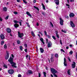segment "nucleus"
I'll return each instance as SVG.
<instances>
[{
	"label": "nucleus",
	"mask_w": 77,
	"mask_h": 77,
	"mask_svg": "<svg viewBox=\"0 0 77 77\" xmlns=\"http://www.w3.org/2000/svg\"><path fill=\"white\" fill-rule=\"evenodd\" d=\"M8 61L10 62V63L11 65V66L13 68H17V67L16 66V63H14V58H13L12 57H10L8 59Z\"/></svg>",
	"instance_id": "nucleus-1"
},
{
	"label": "nucleus",
	"mask_w": 77,
	"mask_h": 77,
	"mask_svg": "<svg viewBox=\"0 0 77 77\" xmlns=\"http://www.w3.org/2000/svg\"><path fill=\"white\" fill-rule=\"evenodd\" d=\"M51 72L52 74H56V73H57V71L55 69H54L53 68H51Z\"/></svg>",
	"instance_id": "nucleus-2"
},
{
	"label": "nucleus",
	"mask_w": 77,
	"mask_h": 77,
	"mask_svg": "<svg viewBox=\"0 0 77 77\" xmlns=\"http://www.w3.org/2000/svg\"><path fill=\"white\" fill-rule=\"evenodd\" d=\"M18 35L19 38H21L22 37H23V36H24V34H23V33H20V32L19 31L18 32Z\"/></svg>",
	"instance_id": "nucleus-3"
},
{
	"label": "nucleus",
	"mask_w": 77,
	"mask_h": 77,
	"mask_svg": "<svg viewBox=\"0 0 77 77\" xmlns=\"http://www.w3.org/2000/svg\"><path fill=\"white\" fill-rule=\"evenodd\" d=\"M6 56H5V59L6 60H8L9 57V52L8 51H6Z\"/></svg>",
	"instance_id": "nucleus-4"
},
{
	"label": "nucleus",
	"mask_w": 77,
	"mask_h": 77,
	"mask_svg": "<svg viewBox=\"0 0 77 77\" xmlns=\"http://www.w3.org/2000/svg\"><path fill=\"white\" fill-rule=\"evenodd\" d=\"M8 72L10 74H13L14 73V71L13 69H10L8 70Z\"/></svg>",
	"instance_id": "nucleus-5"
},
{
	"label": "nucleus",
	"mask_w": 77,
	"mask_h": 77,
	"mask_svg": "<svg viewBox=\"0 0 77 77\" xmlns=\"http://www.w3.org/2000/svg\"><path fill=\"white\" fill-rule=\"evenodd\" d=\"M33 74V72L31 70H28L27 72H26V74L28 75H29V74Z\"/></svg>",
	"instance_id": "nucleus-6"
},
{
	"label": "nucleus",
	"mask_w": 77,
	"mask_h": 77,
	"mask_svg": "<svg viewBox=\"0 0 77 77\" xmlns=\"http://www.w3.org/2000/svg\"><path fill=\"white\" fill-rule=\"evenodd\" d=\"M52 45V43H51V42H49L48 43V48H50V47H51Z\"/></svg>",
	"instance_id": "nucleus-7"
},
{
	"label": "nucleus",
	"mask_w": 77,
	"mask_h": 77,
	"mask_svg": "<svg viewBox=\"0 0 77 77\" xmlns=\"http://www.w3.org/2000/svg\"><path fill=\"white\" fill-rule=\"evenodd\" d=\"M60 23L61 24V25H62V26H63V20L61 19V18H60Z\"/></svg>",
	"instance_id": "nucleus-8"
},
{
	"label": "nucleus",
	"mask_w": 77,
	"mask_h": 77,
	"mask_svg": "<svg viewBox=\"0 0 77 77\" xmlns=\"http://www.w3.org/2000/svg\"><path fill=\"white\" fill-rule=\"evenodd\" d=\"M70 24L71 27H75V24H74V23H73V22L71 21L70 23Z\"/></svg>",
	"instance_id": "nucleus-9"
},
{
	"label": "nucleus",
	"mask_w": 77,
	"mask_h": 77,
	"mask_svg": "<svg viewBox=\"0 0 77 77\" xmlns=\"http://www.w3.org/2000/svg\"><path fill=\"white\" fill-rule=\"evenodd\" d=\"M69 16L70 18L74 17L75 16V14L73 13H70L69 14Z\"/></svg>",
	"instance_id": "nucleus-10"
},
{
	"label": "nucleus",
	"mask_w": 77,
	"mask_h": 77,
	"mask_svg": "<svg viewBox=\"0 0 77 77\" xmlns=\"http://www.w3.org/2000/svg\"><path fill=\"white\" fill-rule=\"evenodd\" d=\"M7 32L8 33H11V29L9 28H8L7 29Z\"/></svg>",
	"instance_id": "nucleus-11"
},
{
	"label": "nucleus",
	"mask_w": 77,
	"mask_h": 77,
	"mask_svg": "<svg viewBox=\"0 0 77 77\" xmlns=\"http://www.w3.org/2000/svg\"><path fill=\"white\" fill-rule=\"evenodd\" d=\"M54 2H55V4L58 5H59V0H54Z\"/></svg>",
	"instance_id": "nucleus-12"
},
{
	"label": "nucleus",
	"mask_w": 77,
	"mask_h": 77,
	"mask_svg": "<svg viewBox=\"0 0 77 77\" xmlns=\"http://www.w3.org/2000/svg\"><path fill=\"white\" fill-rule=\"evenodd\" d=\"M73 64H72V68H74L75 67V62L74 61L73 62Z\"/></svg>",
	"instance_id": "nucleus-13"
},
{
	"label": "nucleus",
	"mask_w": 77,
	"mask_h": 77,
	"mask_svg": "<svg viewBox=\"0 0 77 77\" xmlns=\"http://www.w3.org/2000/svg\"><path fill=\"white\" fill-rule=\"evenodd\" d=\"M1 40H3L5 39V35L3 34H1L0 35Z\"/></svg>",
	"instance_id": "nucleus-14"
},
{
	"label": "nucleus",
	"mask_w": 77,
	"mask_h": 77,
	"mask_svg": "<svg viewBox=\"0 0 77 77\" xmlns=\"http://www.w3.org/2000/svg\"><path fill=\"white\" fill-rule=\"evenodd\" d=\"M63 63L65 66H67V63H66V58H64V62Z\"/></svg>",
	"instance_id": "nucleus-15"
},
{
	"label": "nucleus",
	"mask_w": 77,
	"mask_h": 77,
	"mask_svg": "<svg viewBox=\"0 0 77 77\" xmlns=\"http://www.w3.org/2000/svg\"><path fill=\"white\" fill-rule=\"evenodd\" d=\"M14 26L15 28H18L19 27V25L17 23H15L14 25Z\"/></svg>",
	"instance_id": "nucleus-16"
},
{
	"label": "nucleus",
	"mask_w": 77,
	"mask_h": 77,
	"mask_svg": "<svg viewBox=\"0 0 77 77\" xmlns=\"http://www.w3.org/2000/svg\"><path fill=\"white\" fill-rule=\"evenodd\" d=\"M26 14L30 17H32V15L30 14V13L29 11H27L26 13Z\"/></svg>",
	"instance_id": "nucleus-17"
},
{
	"label": "nucleus",
	"mask_w": 77,
	"mask_h": 77,
	"mask_svg": "<svg viewBox=\"0 0 77 77\" xmlns=\"http://www.w3.org/2000/svg\"><path fill=\"white\" fill-rule=\"evenodd\" d=\"M40 52L41 53H43L44 51V50L43 49V48H41L40 49Z\"/></svg>",
	"instance_id": "nucleus-18"
},
{
	"label": "nucleus",
	"mask_w": 77,
	"mask_h": 77,
	"mask_svg": "<svg viewBox=\"0 0 77 77\" xmlns=\"http://www.w3.org/2000/svg\"><path fill=\"white\" fill-rule=\"evenodd\" d=\"M57 33H58V32H57V31H56V34L57 37L58 38H59V36Z\"/></svg>",
	"instance_id": "nucleus-19"
},
{
	"label": "nucleus",
	"mask_w": 77,
	"mask_h": 77,
	"mask_svg": "<svg viewBox=\"0 0 77 77\" xmlns=\"http://www.w3.org/2000/svg\"><path fill=\"white\" fill-rule=\"evenodd\" d=\"M42 5L43 10H45V7L44 6V4L42 3Z\"/></svg>",
	"instance_id": "nucleus-20"
},
{
	"label": "nucleus",
	"mask_w": 77,
	"mask_h": 77,
	"mask_svg": "<svg viewBox=\"0 0 77 77\" xmlns=\"http://www.w3.org/2000/svg\"><path fill=\"white\" fill-rule=\"evenodd\" d=\"M55 57L56 58H58V57H59V55H58V54L57 53L55 54Z\"/></svg>",
	"instance_id": "nucleus-21"
},
{
	"label": "nucleus",
	"mask_w": 77,
	"mask_h": 77,
	"mask_svg": "<svg viewBox=\"0 0 77 77\" xmlns=\"http://www.w3.org/2000/svg\"><path fill=\"white\" fill-rule=\"evenodd\" d=\"M31 33L33 37H35V34L33 33V32L31 31Z\"/></svg>",
	"instance_id": "nucleus-22"
},
{
	"label": "nucleus",
	"mask_w": 77,
	"mask_h": 77,
	"mask_svg": "<svg viewBox=\"0 0 77 77\" xmlns=\"http://www.w3.org/2000/svg\"><path fill=\"white\" fill-rule=\"evenodd\" d=\"M67 74L68 75H70L71 74V72H70V69H69L67 71Z\"/></svg>",
	"instance_id": "nucleus-23"
},
{
	"label": "nucleus",
	"mask_w": 77,
	"mask_h": 77,
	"mask_svg": "<svg viewBox=\"0 0 77 77\" xmlns=\"http://www.w3.org/2000/svg\"><path fill=\"white\" fill-rule=\"evenodd\" d=\"M34 8H35V9H37V10L38 11H39V8L38 7H37L35 6H34Z\"/></svg>",
	"instance_id": "nucleus-24"
},
{
	"label": "nucleus",
	"mask_w": 77,
	"mask_h": 77,
	"mask_svg": "<svg viewBox=\"0 0 77 77\" xmlns=\"http://www.w3.org/2000/svg\"><path fill=\"white\" fill-rule=\"evenodd\" d=\"M14 23H15V24H17V23H19V22L16 20H14L13 21Z\"/></svg>",
	"instance_id": "nucleus-25"
},
{
	"label": "nucleus",
	"mask_w": 77,
	"mask_h": 77,
	"mask_svg": "<svg viewBox=\"0 0 77 77\" xmlns=\"http://www.w3.org/2000/svg\"><path fill=\"white\" fill-rule=\"evenodd\" d=\"M3 9L4 11H5V12H6V11H7V8H6V7H4L3 8Z\"/></svg>",
	"instance_id": "nucleus-26"
},
{
	"label": "nucleus",
	"mask_w": 77,
	"mask_h": 77,
	"mask_svg": "<svg viewBox=\"0 0 77 77\" xmlns=\"http://www.w3.org/2000/svg\"><path fill=\"white\" fill-rule=\"evenodd\" d=\"M20 50L21 51H23V46H20Z\"/></svg>",
	"instance_id": "nucleus-27"
},
{
	"label": "nucleus",
	"mask_w": 77,
	"mask_h": 77,
	"mask_svg": "<svg viewBox=\"0 0 77 77\" xmlns=\"http://www.w3.org/2000/svg\"><path fill=\"white\" fill-rule=\"evenodd\" d=\"M43 74H44V76L45 77H46L47 76V75H46V72H43Z\"/></svg>",
	"instance_id": "nucleus-28"
},
{
	"label": "nucleus",
	"mask_w": 77,
	"mask_h": 77,
	"mask_svg": "<svg viewBox=\"0 0 77 77\" xmlns=\"http://www.w3.org/2000/svg\"><path fill=\"white\" fill-rule=\"evenodd\" d=\"M5 43V41H2L1 42V44L2 45H3Z\"/></svg>",
	"instance_id": "nucleus-29"
},
{
	"label": "nucleus",
	"mask_w": 77,
	"mask_h": 77,
	"mask_svg": "<svg viewBox=\"0 0 77 77\" xmlns=\"http://www.w3.org/2000/svg\"><path fill=\"white\" fill-rule=\"evenodd\" d=\"M41 14H42L43 15H44V16H45L46 13H45V12L43 11L42 13H41Z\"/></svg>",
	"instance_id": "nucleus-30"
},
{
	"label": "nucleus",
	"mask_w": 77,
	"mask_h": 77,
	"mask_svg": "<svg viewBox=\"0 0 77 77\" xmlns=\"http://www.w3.org/2000/svg\"><path fill=\"white\" fill-rule=\"evenodd\" d=\"M53 55H54L53 54H51V59H54V57H53Z\"/></svg>",
	"instance_id": "nucleus-31"
},
{
	"label": "nucleus",
	"mask_w": 77,
	"mask_h": 77,
	"mask_svg": "<svg viewBox=\"0 0 77 77\" xmlns=\"http://www.w3.org/2000/svg\"><path fill=\"white\" fill-rule=\"evenodd\" d=\"M3 67L5 68H8V66H7L5 64L4 65Z\"/></svg>",
	"instance_id": "nucleus-32"
},
{
	"label": "nucleus",
	"mask_w": 77,
	"mask_h": 77,
	"mask_svg": "<svg viewBox=\"0 0 77 77\" xmlns=\"http://www.w3.org/2000/svg\"><path fill=\"white\" fill-rule=\"evenodd\" d=\"M72 53H73V51H70L69 52V54H70L71 55Z\"/></svg>",
	"instance_id": "nucleus-33"
},
{
	"label": "nucleus",
	"mask_w": 77,
	"mask_h": 77,
	"mask_svg": "<svg viewBox=\"0 0 77 77\" xmlns=\"http://www.w3.org/2000/svg\"><path fill=\"white\" fill-rule=\"evenodd\" d=\"M4 48L5 49H6L7 48V45H6V44L5 45Z\"/></svg>",
	"instance_id": "nucleus-34"
},
{
	"label": "nucleus",
	"mask_w": 77,
	"mask_h": 77,
	"mask_svg": "<svg viewBox=\"0 0 77 77\" xmlns=\"http://www.w3.org/2000/svg\"><path fill=\"white\" fill-rule=\"evenodd\" d=\"M50 23L52 27H54V26L53 25V23H52L51 22H50Z\"/></svg>",
	"instance_id": "nucleus-35"
},
{
	"label": "nucleus",
	"mask_w": 77,
	"mask_h": 77,
	"mask_svg": "<svg viewBox=\"0 0 77 77\" xmlns=\"http://www.w3.org/2000/svg\"><path fill=\"white\" fill-rule=\"evenodd\" d=\"M40 40L41 41V42H42V41H44V39L42 38H41L40 39Z\"/></svg>",
	"instance_id": "nucleus-36"
},
{
	"label": "nucleus",
	"mask_w": 77,
	"mask_h": 77,
	"mask_svg": "<svg viewBox=\"0 0 77 77\" xmlns=\"http://www.w3.org/2000/svg\"><path fill=\"white\" fill-rule=\"evenodd\" d=\"M61 32L64 33H66L67 32L65 30H63V29L61 30Z\"/></svg>",
	"instance_id": "nucleus-37"
},
{
	"label": "nucleus",
	"mask_w": 77,
	"mask_h": 77,
	"mask_svg": "<svg viewBox=\"0 0 77 77\" xmlns=\"http://www.w3.org/2000/svg\"><path fill=\"white\" fill-rule=\"evenodd\" d=\"M53 75L54 77H57V75L56 74V73H54V74H53Z\"/></svg>",
	"instance_id": "nucleus-38"
},
{
	"label": "nucleus",
	"mask_w": 77,
	"mask_h": 77,
	"mask_svg": "<svg viewBox=\"0 0 77 77\" xmlns=\"http://www.w3.org/2000/svg\"><path fill=\"white\" fill-rule=\"evenodd\" d=\"M52 38H53V39H54V40H56V38L55 36H52Z\"/></svg>",
	"instance_id": "nucleus-39"
},
{
	"label": "nucleus",
	"mask_w": 77,
	"mask_h": 77,
	"mask_svg": "<svg viewBox=\"0 0 77 77\" xmlns=\"http://www.w3.org/2000/svg\"><path fill=\"white\" fill-rule=\"evenodd\" d=\"M60 51H62L63 52V53H65V51L64 50L62 49H60Z\"/></svg>",
	"instance_id": "nucleus-40"
},
{
	"label": "nucleus",
	"mask_w": 77,
	"mask_h": 77,
	"mask_svg": "<svg viewBox=\"0 0 77 77\" xmlns=\"http://www.w3.org/2000/svg\"><path fill=\"white\" fill-rule=\"evenodd\" d=\"M45 35V36H47V32L46 31H44Z\"/></svg>",
	"instance_id": "nucleus-41"
},
{
	"label": "nucleus",
	"mask_w": 77,
	"mask_h": 77,
	"mask_svg": "<svg viewBox=\"0 0 77 77\" xmlns=\"http://www.w3.org/2000/svg\"><path fill=\"white\" fill-rule=\"evenodd\" d=\"M23 1L24 3H25V4H27V2H26V1L25 0H23Z\"/></svg>",
	"instance_id": "nucleus-42"
},
{
	"label": "nucleus",
	"mask_w": 77,
	"mask_h": 77,
	"mask_svg": "<svg viewBox=\"0 0 77 77\" xmlns=\"http://www.w3.org/2000/svg\"><path fill=\"white\" fill-rule=\"evenodd\" d=\"M14 14H15V15H17V14H18V12H16V11H14Z\"/></svg>",
	"instance_id": "nucleus-43"
},
{
	"label": "nucleus",
	"mask_w": 77,
	"mask_h": 77,
	"mask_svg": "<svg viewBox=\"0 0 77 77\" xmlns=\"http://www.w3.org/2000/svg\"><path fill=\"white\" fill-rule=\"evenodd\" d=\"M9 18V16H7L5 18V20H8Z\"/></svg>",
	"instance_id": "nucleus-44"
},
{
	"label": "nucleus",
	"mask_w": 77,
	"mask_h": 77,
	"mask_svg": "<svg viewBox=\"0 0 77 77\" xmlns=\"http://www.w3.org/2000/svg\"><path fill=\"white\" fill-rule=\"evenodd\" d=\"M17 42L18 44H20V41H17Z\"/></svg>",
	"instance_id": "nucleus-45"
},
{
	"label": "nucleus",
	"mask_w": 77,
	"mask_h": 77,
	"mask_svg": "<svg viewBox=\"0 0 77 77\" xmlns=\"http://www.w3.org/2000/svg\"><path fill=\"white\" fill-rule=\"evenodd\" d=\"M48 38H49V39H50L51 38V37L50 36V35H47Z\"/></svg>",
	"instance_id": "nucleus-46"
},
{
	"label": "nucleus",
	"mask_w": 77,
	"mask_h": 77,
	"mask_svg": "<svg viewBox=\"0 0 77 77\" xmlns=\"http://www.w3.org/2000/svg\"><path fill=\"white\" fill-rule=\"evenodd\" d=\"M25 51L26 53L27 52V49H26L24 50Z\"/></svg>",
	"instance_id": "nucleus-47"
},
{
	"label": "nucleus",
	"mask_w": 77,
	"mask_h": 77,
	"mask_svg": "<svg viewBox=\"0 0 77 77\" xmlns=\"http://www.w3.org/2000/svg\"><path fill=\"white\" fill-rule=\"evenodd\" d=\"M18 77H21V75L20 74H19L18 75Z\"/></svg>",
	"instance_id": "nucleus-48"
},
{
	"label": "nucleus",
	"mask_w": 77,
	"mask_h": 77,
	"mask_svg": "<svg viewBox=\"0 0 77 77\" xmlns=\"http://www.w3.org/2000/svg\"><path fill=\"white\" fill-rule=\"evenodd\" d=\"M60 44H61V45H62V40H61V39L60 40Z\"/></svg>",
	"instance_id": "nucleus-49"
},
{
	"label": "nucleus",
	"mask_w": 77,
	"mask_h": 77,
	"mask_svg": "<svg viewBox=\"0 0 77 77\" xmlns=\"http://www.w3.org/2000/svg\"><path fill=\"white\" fill-rule=\"evenodd\" d=\"M70 2H74V0H70Z\"/></svg>",
	"instance_id": "nucleus-50"
},
{
	"label": "nucleus",
	"mask_w": 77,
	"mask_h": 77,
	"mask_svg": "<svg viewBox=\"0 0 77 77\" xmlns=\"http://www.w3.org/2000/svg\"><path fill=\"white\" fill-rule=\"evenodd\" d=\"M51 60L52 62H54V60H53V59H51Z\"/></svg>",
	"instance_id": "nucleus-51"
},
{
	"label": "nucleus",
	"mask_w": 77,
	"mask_h": 77,
	"mask_svg": "<svg viewBox=\"0 0 77 77\" xmlns=\"http://www.w3.org/2000/svg\"><path fill=\"white\" fill-rule=\"evenodd\" d=\"M0 21H3V20L1 17H0Z\"/></svg>",
	"instance_id": "nucleus-52"
},
{
	"label": "nucleus",
	"mask_w": 77,
	"mask_h": 77,
	"mask_svg": "<svg viewBox=\"0 0 77 77\" xmlns=\"http://www.w3.org/2000/svg\"><path fill=\"white\" fill-rule=\"evenodd\" d=\"M19 24H20V25L21 26H22V24H21V22H19Z\"/></svg>",
	"instance_id": "nucleus-53"
},
{
	"label": "nucleus",
	"mask_w": 77,
	"mask_h": 77,
	"mask_svg": "<svg viewBox=\"0 0 77 77\" xmlns=\"http://www.w3.org/2000/svg\"><path fill=\"white\" fill-rule=\"evenodd\" d=\"M26 24H27V26H28V27H30V25H29V23H26Z\"/></svg>",
	"instance_id": "nucleus-54"
},
{
	"label": "nucleus",
	"mask_w": 77,
	"mask_h": 77,
	"mask_svg": "<svg viewBox=\"0 0 77 77\" xmlns=\"http://www.w3.org/2000/svg\"><path fill=\"white\" fill-rule=\"evenodd\" d=\"M28 57H29V60H30V55H29L28 56Z\"/></svg>",
	"instance_id": "nucleus-55"
},
{
	"label": "nucleus",
	"mask_w": 77,
	"mask_h": 77,
	"mask_svg": "<svg viewBox=\"0 0 77 77\" xmlns=\"http://www.w3.org/2000/svg\"><path fill=\"white\" fill-rule=\"evenodd\" d=\"M38 77H41V74L40 73H38Z\"/></svg>",
	"instance_id": "nucleus-56"
},
{
	"label": "nucleus",
	"mask_w": 77,
	"mask_h": 77,
	"mask_svg": "<svg viewBox=\"0 0 77 77\" xmlns=\"http://www.w3.org/2000/svg\"><path fill=\"white\" fill-rule=\"evenodd\" d=\"M68 59L69 60V61H70V62H71V59H70V58L68 57Z\"/></svg>",
	"instance_id": "nucleus-57"
},
{
	"label": "nucleus",
	"mask_w": 77,
	"mask_h": 77,
	"mask_svg": "<svg viewBox=\"0 0 77 77\" xmlns=\"http://www.w3.org/2000/svg\"><path fill=\"white\" fill-rule=\"evenodd\" d=\"M36 0H34L33 2L34 3H36Z\"/></svg>",
	"instance_id": "nucleus-58"
},
{
	"label": "nucleus",
	"mask_w": 77,
	"mask_h": 77,
	"mask_svg": "<svg viewBox=\"0 0 77 77\" xmlns=\"http://www.w3.org/2000/svg\"><path fill=\"white\" fill-rule=\"evenodd\" d=\"M36 26H39V23L38 22L37 23Z\"/></svg>",
	"instance_id": "nucleus-59"
},
{
	"label": "nucleus",
	"mask_w": 77,
	"mask_h": 77,
	"mask_svg": "<svg viewBox=\"0 0 77 77\" xmlns=\"http://www.w3.org/2000/svg\"><path fill=\"white\" fill-rule=\"evenodd\" d=\"M25 46L27 48V45L26 44H25Z\"/></svg>",
	"instance_id": "nucleus-60"
},
{
	"label": "nucleus",
	"mask_w": 77,
	"mask_h": 77,
	"mask_svg": "<svg viewBox=\"0 0 77 77\" xmlns=\"http://www.w3.org/2000/svg\"><path fill=\"white\" fill-rule=\"evenodd\" d=\"M17 2H18L19 3H20V0H17Z\"/></svg>",
	"instance_id": "nucleus-61"
},
{
	"label": "nucleus",
	"mask_w": 77,
	"mask_h": 77,
	"mask_svg": "<svg viewBox=\"0 0 77 77\" xmlns=\"http://www.w3.org/2000/svg\"><path fill=\"white\" fill-rule=\"evenodd\" d=\"M11 56L12 57H14V55L13 54H11Z\"/></svg>",
	"instance_id": "nucleus-62"
},
{
	"label": "nucleus",
	"mask_w": 77,
	"mask_h": 77,
	"mask_svg": "<svg viewBox=\"0 0 77 77\" xmlns=\"http://www.w3.org/2000/svg\"><path fill=\"white\" fill-rule=\"evenodd\" d=\"M65 17L66 18H69V17L67 16H65Z\"/></svg>",
	"instance_id": "nucleus-63"
},
{
	"label": "nucleus",
	"mask_w": 77,
	"mask_h": 77,
	"mask_svg": "<svg viewBox=\"0 0 77 77\" xmlns=\"http://www.w3.org/2000/svg\"><path fill=\"white\" fill-rule=\"evenodd\" d=\"M75 57H76V59L77 60V52L76 53V54Z\"/></svg>",
	"instance_id": "nucleus-64"
}]
</instances>
